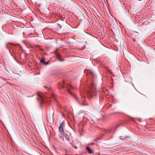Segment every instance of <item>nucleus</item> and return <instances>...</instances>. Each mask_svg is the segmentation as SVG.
<instances>
[{
  "label": "nucleus",
  "mask_w": 155,
  "mask_h": 155,
  "mask_svg": "<svg viewBox=\"0 0 155 155\" xmlns=\"http://www.w3.org/2000/svg\"><path fill=\"white\" fill-rule=\"evenodd\" d=\"M120 126L118 125L116 126L110 127L107 129H104L103 132L104 133L103 135L106 134L111 135L113 134L116 131L117 128Z\"/></svg>",
  "instance_id": "nucleus-1"
},
{
  "label": "nucleus",
  "mask_w": 155,
  "mask_h": 155,
  "mask_svg": "<svg viewBox=\"0 0 155 155\" xmlns=\"http://www.w3.org/2000/svg\"><path fill=\"white\" fill-rule=\"evenodd\" d=\"M37 95L38 96V100L39 101L41 105L44 102V95L43 93L41 92H39L38 93Z\"/></svg>",
  "instance_id": "nucleus-2"
},
{
  "label": "nucleus",
  "mask_w": 155,
  "mask_h": 155,
  "mask_svg": "<svg viewBox=\"0 0 155 155\" xmlns=\"http://www.w3.org/2000/svg\"><path fill=\"white\" fill-rule=\"evenodd\" d=\"M64 136L65 137L66 139L68 141H69V137L71 135V133L68 131H66L65 132H64Z\"/></svg>",
  "instance_id": "nucleus-3"
},
{
  "label": "nucleus",
  "mask_w": 155,
  "mask_h": 155,
  "mask_svg": "<svg viewBox=\"0 0 155 155\" xmlns=\"http://www.w3.org/2000/svg\"><path fill=\"white\" fill-rule=\"evenodd\" d=\"M86 73L88 75H90L92 78L95 76V74L94 72L92 70H87Z\"/></svg>",
  "instance_id": "nucleus-4"
},
{
  "label": "nucleus",
  "mask_w": 155,
  "mask_h": 155,
  "mask_svg": "<svg viewBox=\"0 0 155 155\" xmlns=\"http://www.w3.org/2000/svg\"><path fill=\"white\" fill-rule=\"evenodd\" d=\"M55 54L59 61H64V60L63 59L61 58V56L59 53H58L57 52H55Z\"/></svg>",
  "instance_id": "nucleus-5"
},
{
  "label": "nucleus",
  "mask_w": 155,
  "mask_h": 155,
  "mask_svg": "<svg viewBox=\"0 0 155 155\" xmlns=\"http://www.w3.org/2000/svg\"><path fill=\"white\" fill-rule=\"evenodd\" d=\"M86 149L89 153L92 154L94 153L93 151L91 150L89 147L86 146Z\"/></svg>",
  "instance_id": "nucleus-6"
},
{
  "label": "nucleus",
  "mask_w": 155,
  "mask_h": 155,
  "mask_svg": "<svg viewBox=\"0 0 155 155\" xmlns=\"http://www.w3.org/2000/svg\"><path fill=\"white\" fill-rule=\"evenodd\" d=\"M127 138H128V137H124L123 136H120L119 137L120 139L122 140H125Z\"/></svg>",
  "instance_id": "nucleus-7"
},
{
  "label": "nucleus",
  "mask_w": 155,
  "mask_h": 155,
  "mask_svg": "<svg viewBox=\"0 0 155 155\" xmlns=\"http://www.w3.org/2000/svg\"><path fill=\"white\" fill-rule=\"evenodd\" d=\"M12 45H11L10 43H7L6 45V47L8 49L10 47V46Z\"/></svg>",
  "instance_id": "nucleus-8"
},
{
  "label": "nucleus",
  "mask_w": 155,
  "mask_h": 155,
  "mask_svg": "<svg viewBox=\"0 0 155 155\" xmlns=\"http://www.w3.org/2000/svg\"><path fill=\"white\" fill-rule=\"evenodd\" d=\"M63 127H59V131L62 133H63L64 132L63 130Z\"/></svg>",
  "instance_id": "nucleus-9"
},
{
  "label": "nucleus",
  "mask_w": 155,
  "mask_h": 155,
  "mask_svg": "<svg viewBox=\"0 0 155 155\" xmlns=\"http://www.w3.org/2000/svg\"><path fill=\"white\" fill-rule=\"evenodd\" d=\"M45 58H43L40 60V62L42 64H44L45 63Z\"/></svg>",
  "instance_id": "nucleus-10"
},
{
  "label": "nucleus",
  "mask_w": 155,
  "mask_h": 155,
  "mask_svg": "<svg viewBox=\"0 0 155 155\" xmlns=\"http://www.w3.org/2000/svg\"><path fill=\"white\" fill-rule=\"evenodd\" d=\"M64 121H62V123H61V124H60L59 127H63L64 125Z\"/></svg>",
  "instance_id": "nucleus-11"
},
{
  "label": "nucleus",
  "mask_w": 155,
  "mask_h": 155,
  "mask_svg": "<svg viewBox=\"0 0 155 155\" xmlns=\"http://www.w3.org/2000/svg\"><path fill=\"white\" fill-rule=\"evenodd\" d=\"M101 139L100 138H97L94 140L95 142H98L99 140Z\"/></svg>",
  "instance_id": "nucleus-12"
},
{
  "label": "nucleus",
  "mask_w": 155,
  "mask_h": 155,
  "mask_svg": "<svg viewBox=\"0 0 155 155\" xmlns=\"http://www.w3.org/2000/svg\"><path fill=\"white\" fill-rule=\"evenodd\" d=\"M91 87L92 88V90H95V86L94 84H92L91 86Z\"/></svg>",
  "instance_id": "nucleus-13"
},
{
  "label": "nucleus",
  "mask_w": 155,
  "mask_h": 155,
  "mask_svg": "<svg viewBox=\"0 0 155 155\" xmlns=\"http://www.w3.org/2000/svg\"><path fill=\"white\" fill-rule=\"evenodd\" d=\"M80 92L81 94V95L82 97H85V95H83V92L82 91H80Z\"/></svg>",
  "instance_id": "nucleus-14"
},
{
  "label": "nucleus",
  "mask_w": 155,
  "mask_h": 155,
  "mask_svg": "<svg viewBox=\"0 0 155 155\" xmlns=\"http://www.w3.org/2000/svg\"><path fill=\"white\" fill-rule=\"evenodd\" d=\"M44 88H47V90H48V91H49V90H50V87H47V86H44Z\"/></svg>",
  "instance_id": "nucleus-15"
},
{
  "label": "nucleus",
  "mask_w": 155,
  "mask_h": 155,
  "mask_svg": "<svg viewBox=\"0 0 155 155\" xmlns=\"http://www.w3.org/2000/svg\"><path fill=\"white\" fill-rule=\"evenodd\" d=\"M71 144L72 145V146L73 147H74V148L75 149H77L78 147H77V146H74V145L72 144V143H71Z\"/></svg>",
  "instance_id": "nucleus-16"
},
{
  "label": "nucleus",
  "mask_w": 155,
  "mask_h": 155,
  "mask_svg": "<svg viewBox=\"0 0 155 155\" xmlns=\"http://www.w3.org/2000/svg\"><path fill=\"white\" fill-rule=\"evenodd\" d=\"M93 92V91L92 90H90L88 92L90 94L92 93Z\"/></svg>",
  "instance_id": "nucleus-17"
},
{
  "label": "nucleus",
  "mask_w": 155,
  "mask_h": 155,
  "mask_svg": "<svg viewBox=\"0 0 155 155\" xmlns=\"http://www.w3.org/2000/svg\"><path fill=\"white\" fill-rule=\"evenodd\" d=\"M49 62V61H48L47 62H45V63L44 64L45 65H47L48 64V62Z\"/></svg>",
  "instance_id": "nucleus-18"
},
{
  "label": "nucleus",
  "mask_w": 155,
  "mask_h": 155,
  "mask_svg": "<svg viewBox=\"0 0 155 155\" xmlns=\"http://www.w3.org/2000/svg\"><path fill=\"white\" fill-rule=\"evenodd\" d=\"M68 91L69 93H70V94H71V92L70 90V89H68V91Z\"/></svg>",
  "instance_id": "nucleus-19"
},
{
  "label": "nucleus",
  "mask_w": 155,
  "mask_h": 155,
  "mask_svg": "<svg viewBox=\"0 0 155 155\" xmlns=\"http://www.w3.org/2000/svg\"><path fill=\"white\" fill-rule=\"evenodd\" d=\"M84 48V47H83L82 48H80L79 49L81 50H83Z\"/></svg>",
  "instance_id": "nucleus-20"
},
{
  "label": "nucleus",
  "mask_w": 155,
  "mask_h": 155,
  "mask_svg": "<svg viewBox=\"0 0 155 155\" xmlns=\"http://www.w3.org/2000/svg\"><path fill=\"white\" fill-rule=\"evenodd\" d=\"M40 50L42 51H44V49L43 48H40Z\"/></svg>",
  "instance_id": "nucleus-21"
},
{
  "label": "nucleus",
  "mask_w": 155,
  "mask_h": 155,
  "mask_svg": "<svg viewBox=\"0 0 155 155\" xmlns=\"http://www.w3.org/2000/svg\"><path fill=\"white\" fill-rule=\"evenodd\" d=\"M52 98H53L54 99V100H56V99H55V97L54 96H53L52 97Z\"/></svg>",
  "instance_id": "nucleus-22"
},
{
  "label": "nucleus",
  "mask_w": 155,
  "mask_h": 155,
  "mask_svg": "<svg viewBox=\"0 0 155 155\" xmlns=\"http://www.w3.org/2000/svg\"><path fill=\"white\" fill-rule=\"evenodd\" d=\"M37 47H38V48H39V47H40V46L38 45L36 46Z\"/></svg>",
  "instance_id": "nucleus-23"
},
{
  "label": "nucleus",
  "mask_w": 155,
  "mask_h": 155,
  "mask_svg": "<svg viewBox=\"0 0 155 155\" xmlns=\"http://www.w3.org/2000/svg\"><path fill=\"white\" fill-rule=\"evenodd\" d=\"M91 144L92 145H94V143H91Z\"/></svg>",
  "instance_id": "nucleus-24"
},
{
  "label": "nucleus",
  "mask_w": 155,
  "mask_h": 155,
  "mask_svg": "<svg viewBox=\"0 0 155 155\" xmlns=\"http://www.w3.org/2000/svg\"><path fill=\"white\" fill-rule=\"evenodd\" d=\"M64 110H66V107H64Z\"/></svg>",
  "instance_id": "nucleus-25"
},
{
  "label": "nucleus",
  "mask_w": 155,
  "mask_h": 155,
  "mask_svg": "<svg viewBox=\"0 0 155 155\" xmlns=\"http://www.w3.org/2000/svg\"><path fill=\"white\" fill-rule=\"evenodd\" d=\"M138 121H139V122H141L140 119L138 120Z\"/></svg>",
  "instance_id": "nucleus-26"
},
{
  "label": "nucleus",
  "mask_w": 155,
  "mask_h": 155,
  "mask_svg": "<svg viewBox=\"0 0 155 155\" xmlns=\"http://www.w3.org/2000/svg\"><path fill=\"white\" fill-rule=\"evenodd\" d=\"M54 112L53 113V116H54Z\"/></svg>",
  "instance_id": "nucleus-27"
},
{
  "label": "nucleus",
  "mask_w": 155,
  "mask_h": 155,
  "mask_svg": "<svg viewBox=\"0 0 155 155\" xmlns=\"http://www.w3.org/2000/svg\"><path fill=\"white\" fill-rule=\"evenodd\" d=\"M98 155H100V153H98Z\"/></svg>",
  "instance_id": "nucleus-28"
}]
</instances>
